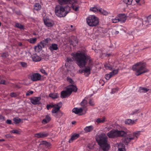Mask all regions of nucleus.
Segmentation results:
<instances>
[{"instance_id":"obj_49","label":"nucleus","mask_w":151,"mask_h":151,"mask_svg":"<svg viewBox=\"0 0 151 151\" xmlns=\"http://www.w3.org/2000/svg\"><path fill=\"white\" fill-rule=\"evenodd\" d=\"M33 93V91H28L26 93V95L27 96H29L32 94Z\"/></svg>"},{"instance_id":"obj_17","label":"nucleus","mask_w":151,"mask_h":151,"mask_svg":"<svg viewBox=\"0 0 151 151\" xmlns=\"http://www.w3.org/2000/svg\"><path fill=\"white\" fill-rule=\"evenodd\" d=\"M31 57L32 60L35 62L39 61L41 59V58L36 54L32 55Z\"/></svg>"},{"instance_id":"obj_56","label":"nucleus","mask_w":151,"mask_h":151,"mask_svg":"<svg viewBox=\"0 0 151 151\" xmlns=\"http://www.w3.org/2000/svg\"><path fill=\"white\" fill-rule=\"evenodd\" d=\"M0 84H6L5 81L4 80H2L0 81Z\"/></svg>"},{"instance_id":"obj_37","label":"nucleus","mask_w":151,"mask_h":151,"mask_svg":"<svg viewBox=\"0 0 151 151\" xmlns=\"http://www.w3.org/2000/svg\"><path fill=\"white\" fill-rule=\"evenodd\" d=\"M15 26L17 28L20 29H23L24 28V26L18 23H17L15 24Z\"/></svg>"},{"instance_id":"obj_28","label":"nucleus","mask_w":151,"mask_h":151,"mask_svg":"<svg viewBox=\"0 0 151 151\" xmlns=\"http://www.w3.org/2000/svg\"><path fill=\"white\" fill-rule=\"evenodd\" d=\"M41 44V45H38L37 46H35V50L39 52L41 51L42 49V47H43L42 45V44Z\"/></svg>"},{"instance_id":"obj_26","label":"nucleus","mask_w":151,"mask_h":151,"mask_svg":"<svg viewBox=\"0 0 151 151\" xmlns=\"http://www.w3.org/2000/svg\"><path fill=\"white\" fill-rule=\"evenodd\" d=\"M134 121H132L131 119H127L125 121V124H128L129 125H132L134 124Z\"/></svg>"},{"instance_id":"obj_50","label":"nucleus","mask_w":151,"mask_h":151,"mask_svg":"<svg viewBox=\"0 0 151 151\" xmlns=\"http://www.w3.org/2000/svg\"><path fill=\"white\" fill-rule=\"evenodd\" d=\"M147 19L148 23L151 24V15L148 17Z\"/></svg>"},{"instance_id":"obj_24","label":"nucleus","mask_w":151,"mask_h":151,"mask_svg":"<svg viewBox=\"0 0 151 151\" xmlns=\"http://www.w3.org/2000/svg\"><path fill=\"white\" fill-rule=\"evenodd\" d=\"M93 129V127L92 126H90L86 127L84 129V130L86 132H90Z\"/></svg>"},{"instance_id":"obj_55","label":"nucleus","mask_w":151,"mask_h":151,"mask_svg":"<svg viewBox=\"0 0 151 151\" xmlns=\"http://www.w3.org/2000/svg\"><path fill=\"white\" fill-rule=\"evenodd\" d=\"M0 120L4 121L5 120V118L4 116H3L1 115H0Z\"/></svg>"},{"instance_id":"obj_19","label":"nucleus","mask_w":151,"mask_h":151,"mask_svg":"<svg viewBox=\"0 0 151 151\" xmlns=\"http://www.w3.org/2000/svg\"><path fill=\"white\" fill-rule=\"evenodd\" d=\"M56 106H57V107H55L52 111V113L57 114L58 112L60 111L61 106H58V104H57Z\"/></svg>"},{"instance_id":"obj_57","label":"nucleus","mask_w":151,"mask_h":151,"mask_svg":"<svg viewBox=\"0 0 151 151\" xmlns=\"http://www.w3.org/2000/svg\"><path fill=\"white\" fill-rule=\"evenodd\" d=\"M11 120H10L8 119L6 121V123L9 124H11Z\"/></svg>"},{"instance_id":"obj_45","label":"nucleus","mask_w":151,"mask_h":151,"mask_svg":"<svg viewBox=\"0 0 151 151\" xmlns=\"http://www.w3.org/2000/svg\"><path fill=\"white\" fill-rule=\"evenodd\" d=\"M8 55L7 53H3L1 54V56L4 58H5L8 56Z\"/></svg>"},{"instance_id":"obj_51","label":"nucleus","mask_w":151,"mask_h":151,"mask_svg":"<svg viewBox=\"0 0 151 151\" xmlns=\"http://www.w3.org/2000/svg\"><path fill=\"white\" fill-rule=\"evenodd\" d=\"M42 144L45 145L46 146H49L50 145V143L47 142L46 141H43L42 142Z\"/></svg>"},{"instance_id":"obj_18","label":"nucleus","mask_w":151,"mask_h":151,"mask_svg":"<svg viewBox=\"0 0 151 151\" xmlns=\"http://www.w3.org/2000/svg\"><path fill=\"white\" fill-rule=\"evenodd\" d=\"M119 151H125V145L122 143H120L118 145Z\"/></svg>"},{"instance_id":"obj_31","label":"nucleus","mask_w":151,"mask_h":151,"mask_svg":"<svg viewBox=\"0 0 151 151\" xmlns=\"http://www.w3.org/2000/svg\"><path fill=\"white\" fill-rule=\"evenodd\" d=\"M37 39L36 38H30L28 40V41L30 43L34 44L36 42Z\"/></svg>"},{"instance_id":"obj_25","label":"nucleus","mask_w":151,"mask_h":151,"mask_svg":"<svg viewBox=\"0 0 151 151\" xmlns=\"http://www.w3.org/2000/svg\"><path fill=\"white\" fill-rule=\"evenodd\" d=\"M133 0H124L123 4H125V6L127 7L128 5H131L132 4Z\"/></svg>"},{"instance_id":"obj_47","label":"nucleus","mask_w":151,"mask_h":151,"mask_svg":"<svg viewBox=\"0 0 151 151\" xmlns=\"http://www.w3.org/2000/svg\"><path fill=\"white\" fill-rule=\"evenodd\" d=\"M89 104L91 106H94V103L93 101L91 100H90L89 102Z\"/></svg>"},{"instance_id":"obj_16","label":"nucleus","mask_w":151,"mask_h":151,"mask_svg":"<svg viewBox=\"0 0 151 151\" xmlns=\"http://www.w3.org/2000/svg\"><path fill=\"white\" fill-rule=\"evenodd\" d=\"M51 119V118L49 115H46L45 118L43 119L42 123L44 124H45L49 122Z\"/></svg>"},{"instance_id":"obj_41","label":"nucleus","mask_w":151,"mask_h":151,"mask_svg":"<svg viewBox=\"0 0 151 151\" xmlns=\"http://www.w3.org/2000/svg\"><path fill=\"white\" fill-rule=\"evenodd\" d=\"M104 66L106 69L111 70L112 69V66L108 64H105Z\"/></svg>"},{"instance_id":"obj_40","label":"nucleus","mask_w":151,"mask_h":151,"mask_svg":"<svg viewBox=\"0 0 151 151\" xmlns=\"http://www.w3.org/2000/svg\"><path fill=\"white\" fill-rule=\"evenodd\" d=\"M56 105L57 104L54 105L52 104H48L47 105V110H49V109L50 108H54L55 107V106H56Z\"/></svg>"},{"instance_id":"obj_8","label":"nucleus","mask_w":151,"mask_h":151,"mask_svg":"<svg viewBox=\"0 0 151 151\" xmlns=\"http://www.w3.org/2000/svg\"><path fill=\"white\" fill-rule=\"evenodd\" d=\"M88 24L90 26H96L99 24V20L97 17L96 16L92 15L86 19Z\"/></svg>"},{"instance_id":"obj_32","label":"nucleus","mask_w":151,"mask_h":151,"mask_svg":"<svg viewBox=\"0 0 151 151\" xmlns=\"http://www.w3.org/2000/svg\"><path fill=\"white\" fill-rule=\"evenodd\" d=\"M49 96L52 99H55L58 98L57 93H50L49 94Z\"/></svg>"},{"instance_id":"obj_35","label":"nucleus","mask_w":151,"mask_h":151,"mask_svg":"<svg viewBox=\"0 0 151 151\" xmlns=\"http://www.w3.org/2000/svg\"><path fill=\"white\" fill-rule=\"evenodd\" d=\"M99 12L102 14L104 15H107L108 14V13L106 11H104L101 8H100L99 9Z\"/></svg>"},{"instance_id":"obj_54","label":"nucleus","mask_w":151,"mask_h":151,"mask_svg":"<svg viewBox=\"0 0 151 151\" xmlns=\"http://www.w3.org/2000/svg\"><path fill=\"white\" fill-rule=\"evenodd\" d=\"M67 80L68 82H69L71 84H72L73 82V80L70 78L67 77Z\"/></svg>"},{"instance_id":"obj_3","label":"nucleus","mask_w":151,"mask_h":151,"mask_svg":"<svg viewBox=\"0 0 151 151\" xmlns=\"http://www.w3.org/2000/svg\"><path fill=\"white\" fill-rule=\"evenodd\" d=\"M146 65L145 63L139 62L133 65L132 69L136 72L135 75L138 76L149 71L146 68Z\"/></svg>"},{"instance_id":"obj_42","label":"nucleus","mask_w":151,"mask_h":151,"mask_svg":"<svg viewBox=\"0 0 151 151\" xmlns=\"http://www.w3.org/2000/svg\"><path fill=\"white\" fill-rule=\"evenodd\" d=\"M70 5L71 6V7H70L71 8V7H72V8L73 9L75 10V11H78L79 7L77 6H75L73 5V4H70Z\"/></svg>"},{"instance_id":"obj_9","label":"nucleus","mask_w":151,"mask_h":151,"mask_svg":"<svg viewBox=\"0 0 151 151\" xmlns=\"http://www.w3.org/2000/svg\"><path fill=\"white\" fill-rule=\"evenodd\" d=\"M31 80L33 81L39 80L41 78V76L38 73H35L31 75Z\"/></svg>"},{"instance_id":"obj_59","label":"nucleus","mask_w":151,"mask_h":151,"mask_svg":"<svg viewBox=\"0 0 151 151\" xmlns=\"http://www.w3.org/2000/svg\"><path fill=\"white\" fill-rule=\"evenodd\" d=\"M117 91V90L116 89V88L113 89L112 90L111 93H115V92H116Z\"/></svg>"},{"instance_id":"obj_61","label":"nucleus","mask_w":151,"mask_h":151,"mask_svg":"<svg viewBox=\"0 0 151 151\" xmlns=\"http://www.w3.org/2000/svg\"><path fill=\"white\" fill-rule=\"evenodd\" d=\"M84 69H80L79 70V72L80 73H84Z\"/></svg>"},{"instance_id":"obj_4","label":"nucleus","mask_w":151,"mask_h":151,"mask_svg":"<svg viewBox=\"0 0 151 151\" xmlns=\"http://www.w3.org/2000/svg\"><path fill=\"white\" fill-rule=\"evenodd\" d=\"M70 10L69 6L67 5L65 7L58 5L55 7V12L56 15L59 17H65Z\"/></svg>"},{"instance_id":"obj_5","label":"nucleus","mask_w":151,"mask_h":151,"mask_svg":"<svg viewBox=\"0 0 151 151\" xmlns=\"http://www.w3.org/2000/svg\"><path fill=\"white\" fill-rule=\"evenodd\" d=\"M140 131H137L133 132L132 134H127L126 136L125 133L124 137L123 138L122 140L123 142H124L126 145H127L128 143L131 140L136 139H137L138 137L140 134Z\"/></svg>"},{"instance_id":"obj_63","label":"nucleus","mask_w":151,"mask_h":151,"mask_svg":"<svg viewBox=\"0 0 151 151\" xmlns=\"http://www.w3.org/2000/svg\"><path fill=\"white\" fill-rule=\"evenodd\" d=\"M54 116L56 117H57V114H54Z\"/></svg>"},{"instance_id":"obj_60","label":"nucleus","mask_w":151,"mask_h":151,"mask_svg":"<svg viewBox=\"0 0 151 151\" xmlns=\"http://www.w3.org/2000/svg\"><path fill=\"white\" fill-rule=\"evenodd\" d=\"M138 110H136L135 111H133L132 113L131 114H132V115H134V114H136L137 113H138Z\"/></svg>"},{"instance_id":"obj_1","label":"nucleus","mask_w":151,"mask_h":151,"mask_svg":"<svg viewBox=\"0 0 151 151\" xmlns=\"http://www.w3.org/2000/svg\"><path fill=\"white\" fill-rule=\"evenodd\" d=\"M96 140L100 146V149L104 151H108L110 148V145L107 142L108 137L106 135L102 133L96 135Z\"/></svg>"},{"instance_id":"obj_11","label":"nucleus","mask_w":151,"mask_h":151,"mask_svg":"<svg viewBox=\"0 0 151 151\" xmlns=\"http://www.w3.org/2000/svg\"><path fill=\"white\" fill-rule=\"evenodd\" d=\"M49 134L45 132H40L35 134V136L36 137L38 138H44L47 137Z\"/></svg>"},{"instance_id":"obj_13","label":"nucleus","mask_w":151,"mask_h":151,"mask_svg":"<svg viewBox=\"0 0 151 151\" xmlns=\"http://www.w3.org/2000/svg\"><path fill=\"white\" fill-rule=\"evenodd\" d=\"M41 99V98L40 97H35L31 100V102L33 104L36 105L39 104L38 102Z\"/></svg>"},{"instance_id":"obj_38","label":"nucleus","mask_w":151,"mask_h":151,"mask_svg":"<svg viewBox=\"0 0 151 151\" xmlns=\"http://www.w3.org/2000/svg\"><path fill=\"white\" fill-rule=\"evenodd\" d=\"M118 71V70H114L112 72L110 73V74L111 75V74L112 76L117 74Z\"/></svg>"},{"instance_id":"obj_22","label":"nucleus","mask_w":151,"mask_h":151,"mask_svg":"<svg viewBox=\"0 0 151 151\" xmlns=\"http://www.w3.org/2000/svg\"><path fill=\"white\" fill-rule=\"evenodd\" d=\"M79 136V135L78 134H74L71 137V138L69 139V143L72 142L73 140L78 138Z\"/></svg>"},{"instance_id":"obj_14","label":"nucleus","mask_w":151,"mask_h":151,"mask_svg":"<svg viewBox=\"0 0 151 151\" xmlns=\"http://www.w3.org/2000/svg\"><path fill=\"white\" fill-rule=\"evenodd\" d=\"M91 67L89 66H88L86 67L84 69V73L85 76H88L91 73Z\"/></svg>"},{"instance_id":"obj_10","label":"nucleus","mask_w":151,"mask_h":151,"mask_svg":"<svg viewBox=\"0 0 151 151\" xmlns=\"http://www.w3.org/2000/svg\"><path fill=\"white\" fill-rule=\"evenodd\" d=\"M59 4L61 5H64L70 3V1L72 3L76 2V0H58Z\"/></svg>"},{"instance_id":"obj_12","label":"nucleus","mask_w":151,"mask_h":151,"mask_svg":"<svg viewBox=\"0 0 151 151\" xmlns=\"http://www.w3.org/2000/svg\"><path fill=\"white\" fill-rule=\"evenodd\" d=\"M118 18L119 22H120L121 23L124 22L126 20V16L124 14H119Z\"/></svg>"},{"instance_id":"obj_36","label":"nucleus","mask_w":151,"mask_h":151,"mask_svg":"<svg viewBox=\"0 0 151 151\" xmlns=\"http://www.w3.org/2000/svg\"><path fill=\"white\" fill-rule=\"evenodd\" d=\"M15 124H18L21 121V120L19 118H14L13 119Z\"/></svg>"},{"instance_id":"obj_30","label":"nucleus","mask_w":151,"mask_h":151,"mask_svg":"<svg viewBox=\"0 0 151 151\" xmlns=\"http://www.w3.org/2000/svg\"><path fill=\"white\" fill-rule=\"evenodd\" d=\"M87 104V101L85 99L83 100L82 102L80 103L81 105L84 108H85L86 107Z\"/></svg>"},{"instance_id":"obj_39","label":"nucleus","mask_w":151,"mask_h":151,"mask_svg":"<svg viewBox=\"0 0 151 151\" xmlns=\"http://www.w3.org/2000/svg\"><path fill=\"white\" fill-rule=\"evenodd\" d=\"M140 90L141 92L146 93L149 90V89L146 88H140Z\"/></svg>"},{"instance_id":"obj_52","label":"nucleus","mask_w":151,"mask_h":151,"mask_svg":"<svg viewBox=\"0 0 151 151\" xmlns=\"http://www.w3.org/2000/svg\"><path fill=\"white\" fill-rule=\"evenodd\" d=\"M73 58H67V60L68 62L69 63H71L73 61Z\"/></svg>"},{"instance_id":"obj_33","label":"nucleus","mask_w":151,"mask_h":151,"mask_svg":"<svg viewBox=\"0 0 151 151\" xmlns=\"http://www.w3.org/2000/svg\"><path fill=\"white\" fill-rule=\"evenodd\" d=\"M78 42V41L77 40H73L70 42V44L72 45L73 46H75L76 45Z\"/></svg>"},{"instance_id":"obj_6","label":"nucleus","mask_w":151,"mask_h":151,"mask_svg":"<svg viewBox=\"0 0 151 151\" xmlns=\"http://www.w3.org/2000/svg\"><path fill=\"white\" fill-rule=\"evenodd\" d=\"M77 88L76 86L73 85L68 86L66 90L62 91L61 93V97L62 98H65L69 96L73 91H77Z\"/></svg>"},{"instance_id":"obj_62","label":"nucleus","mask_w":151,"mask_h":151,"mask_svg":"<svg viewBox=\"0 0 151 151\" xmlns=\"http://www.w3.org/2000/svg\"><path fill=\"white\" fill-rule=\"evenodd\" d=\"M113 33H114L115 35L118 34L119 33V32L118 31H115L113 30Z\"/></svg>"},{"instance_id":"obj_29","label":"nucleus","mask_w":151,"mask_h":151,"mask_svg":"<svg viewBox=\"0 0 151 151\" xmlns=\"http://www.w3.org/2000/svg\"><path fill=\"white\" fill-rule=\"evenodd\" d=\"M105 121V118H98L96 119V122H97L98 123H104Z\"/></svg>"},{"instance_id":"obj_46","label":"nucleus","mask_w":151,"mask_h":151,"mask_svg":"<svg viewBox=\"0 0 151 151\" xmlns=\"http://www.w3.org/2000/svg\"><path fill=\"white\" fill-rule=\"evenodd\" d=\"M21 66L23 67H26L27 66V63L25 62H22L20 63Z\"/></svg>"},{"instance_id":"obj_15","label":"nucleus","mask_w":151,"mask_h":151,"mask_svg":"<svg viewBox=\"0 0 151 151\" xmlns=\"http://www.w3.org/2000/svg\"><path fill=\"white\" fill-rule=\"evenodd\" d=\"M44 22L45 24L48 27H52L54 24V23L53 22L50 21V20L48 19L44 20Z\"/></svg>"},{"instance_id":"obj_34","label":"nucleus","mask_w":151,"mask_h":151,"mask_svg":"<svg viewBox=\"0 0 151 151\" xmlns=\"http://www.w3.org/2000/svg\"><path fill=\"white\" fill-rule=\"evenodd\" d=\"M99 9H100V8H99H99L96 7H92L90 9V10L93 12H96L98 11L99 12Z\"/></svg>"},{"instance_id":"obj_58","label":"nucleus","mask_w":151,"mask_h":151,"mask_svg":"<svg viewBox=\"0 0 151 151\" xmlns=\"http://www.w3.org/2000/svg\"><path fill=\"white\" fill-rule=\"evenodd\" d=\"M41 72H42V73L47 74L45 72V70L43 69H42L40 70Z\"/></svg>"},{"instance_id":"obj_44","label":"nucleus","mask_w":151,"mask_h":151,"mask_svg":"<svg viewBox=\"0 0 151 151\" xmlns=\"http://www.w3.org/2000/svg\"><path fill=\"white\" fill-rule=\"evenodd\" d=\"M111 77L112 75L111 74V75L110 73L105 75V78L106 80H109Z\"/></svg>"},{"instance_id":"obj_43","label":"nucleus","mask_w":151,"mask_h":151,"mask_svg":"<svg viewBox=\"0 0 151 151\" xmlns=\"http://www.w3.org/2000/svg\"><path fill=\"white\" fill-rule=\"evenodd\" d=\"M112 22L114 23H116L119 22L118 17H116L115 19H112Z\"/></svg>"},{"instance_id":"obj_64","label":"nucleus","mask_w":151,"mask_h":151,"mask_svg":"<svg viewBox=\"0 0 151 151\" xmlns=\"http://www.w3.org/2000/svg\"><path fill=\"white\" fill-rule=\"evenodd\" d=\"M5 136L6 137H10L9 134L6 135Z\"/></svg>"},{"instance_id":"obj_7","label":"nucleus","mask_w":151,"mask_h":151,"mask_svg":"<svg viewBox=\"0 0 151 151\" xmlns=\"http://www.w3.org/2000/svg\"><path fill=\"white\" fill-rule=\"evenodd\" d=\"M125 132L122 130L119 131L116 129H113L107 133V135L109 138H114L124 136Z\"/></svg>"},{"instance_id":"obj_27","label":"nucleus","mask_w":151,"mask_h":151,"mask_svg":"<svg viewBox=\"0 0 151 151\" xmlns=\"http://www.w3.org/2000/svg\"><path fill=\"white\" fill-rule=\"evenodd\" d=\"M41 7V6L39 3H36L34 6V9L36 10H40Z\"/></svg>"},{"instance_id":"obj_53","label":"nucleus","mask_w":151,"mask_h":151,"mask_svg":"<svg viewBox=\"0 0 151 151\" xmlns=\"http://www.w3.org/2000/svg\"><path fill=\"white\" fill-rule=\"evenodd\" d=\"M10 96L12 97H15L17 96V95L15 93H11L10 94Z\"/></svg>"},{"instance_id":"obj_21","label":"nucleus","mask_w":151,"mask_h":151,"mask_svg":"<svg viewBox=\"0 0 151 151\" xmlns=\"http://www.w3.org/2000/svg\"><path fill=\"white\" fill-rule=\"evenodd\" d=\"M83 111V109L81 108H80L79 109L77 108H74L72 110L73 112H74L76 114H78L81 113Z\"/></svg>"},{"instance_id":"obj_48","label":"nucleus","mask_w":151,"mask_h":151,"mask_svg":"<svg viewBox=\"0 0 151 151\" xmlns=\"http://www.w3.org/2000/svg\"><path fill=\"white\" fill-rule=\"evenodd\" d=\"M10 132L13 133H15L17 134H19V132L17 130H13L11 131Z\"/></svg>"},{"instance_id":"obj_23","label":"nucleus","mask_w":151,"mask_h":151,"mask_svg":"<svg viewBox=\"0 0 151 151\" xmlns=\"http://www.w3.org/2000/svg\"><path fill=\"white\" fill-rule=\"evenodd\" d=\"M50 49L51 50H57L58 49V45L55 44H53L50 47Z\"/></svg>"},{"instance_id":"obj_20","label":"nucleus","mask_w":151,"mask_h":151,"mask_svg":"<svg viewBox=\"0 0 151 151\" xmlns=\"http://www.w3.org/2000/svg\"><path fill=\"white\" fill-rule=\"evenodd\" d=\"M51 41V39L49 38H48L43 40L42 41H41L40 43L42 44V46L44 47V44H46L50 42Z\"/></svg>"},{"instance_id":"obj_2","label":"nucleus","mask_w":151,"mask_h":151,"mask_svg":"<svg viewBox=\"0 0 151 151\" xmlns=\"http://www.w3.org/2000/svg\"><path fill=\"white\" fill-rule=\"evenodd\" d=\"M73 57L76 63L80 68L85 67L89 59V57L83 52H77L74 54Z\"/></svg>"}]
</instances>
